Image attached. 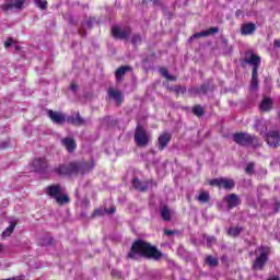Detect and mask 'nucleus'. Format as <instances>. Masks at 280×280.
Wrapping results in <instances>:
<instances>
[{
  "label": "nucleus",
  "instance_id": "nucleus-16",
  "mask_svg": "<svg viewBox=\"0 0 280 280\" xmlns=\"http://www.w3.org/2000/svg\"><path fill=\"white\" fill-rule=\"evenodd\" d=\"M61 143H62L63 147H66L68 152H73V150H75V148H77L75 140H73L71 138L62 139Z\"/></svg>",
  "mask_w": 280,
  "mask_h": 280
},
{
  "label": "nucleus",
  "instance_id": "nucleus-14",
  "mask_svg": "<svg viewBox=\"0 0 280 280\" xmlns=\"http://www.w3.org/2000/svg\"><path fill=\"white\" fill-rule=\"evenodd\" d=\"M62 186L60 185H50L46 188L47 196H50L51 198H55L62 194Z\"/></svg>",
  "mask_w": 280,
  "mask_h": 280
},
{
  "label": "nucleus",
  "instance_id": "nucleus-23",
  "mask_svg": "<svg viewBox=\"0 0 280 280\" xmlns=\"http://www.w3.org/2000/svg\"><path fill=\"white\" fill-rule=\"evenodd\" d=\"M161 215L162 219L165 220V222H170V220L172 219V212L170 211V208L163 207L161 209Z\"/></svg>",
  "mask_w": 280,
  "mask_h": 280
},
{
  "label": "nucleus",
  "instance_id": "nucleus-3",
  "mask_svg": "<svg viewBox=\"0 0 280 280\" xmlns=\"http://www.w3.org/2000/svg\"><path fill=\"white\" fill-rule=\"evenodd\" d=\"M245 62L246 65H252L253 67L249 90L257 91V89H259L258 71H259V65H261V58L255 54H252L249 57L245 58Z\"/></svg>",
  "mask_w": 280,
  "mask_h": 280
},
{
  "label": "nucleus",
  "instance_id": "nucleus-38",
  "mask_svg": "<svg viewBox=\"0 0 280 280\" xmlns=\"http://www.w3.org/2000/svg\"><path fill=\"white\" fill-rule=\"evenodd\" d=\"M131 42L133 45H139V43H141V35H133Z\"/></svg>",
  "mask_w": 280,
  "mask_h": 280
},
{
  "label": "nucleus",
  "instance_id": "nucleus-34",
  "mask_svg": "<svg viewBox=\"0 0 280 280\" xmlns=\"http://www.w3.org/2000/svg\"><path fill=\"white\" fill-rule=\"evenodd\" d=\"M72 124H74L75 126H82V124H84V120H82V117H80V115H78L75 118H73Z\"/></svg>",
  "mask_w": 280,
  "mask_h": 280
},
{
  "label": "nucleus",
  "instance_id": "nucleus-44",
  "mask_svg": "<svg viewBox=\"0 0 280 280\" xmlns=\"http://www.w3.org/2000/svg\"><path fill=\"white\" fill-rule=\"evenodd\" d=\"M176 91L177 93H185V88H177Z\"/></svg>",
  "mask_w": 280,
  "mask_h": 280
},
{
  "label": "nucleus",
  "instance_id": "nucleus-27",
  "mask_svg": "<svg viewBox=\"0 0 280 280\" xmlns=\"http://www.w3.org/2000/svg\"><path fill=\"white\" fill-rule=\"evenodd\" d=\"M160 72L163 75V78H165L170 82L176 81V77L171 75L170 72H167V69L162 68V69H160Z\"/></svg>",
  "mask_w": 280,
  "mask_h": 280
},
{
  "label": "nucleus",
  "instance_id": "nucleus-25",
  "mask_svg": "<svg viewBox=\"0 0 280 280\" xmlns=\"http://www.w3.org/2000/svg\"><path fill=\"white\" fill-rule=\"evenodd\" d=\"M130 71V67L122 66L118 70H116V80H121L122 75H126V72Z\"/></svg>",
  "mask_w": 280,
  "mask_h": 280
},
{
  "label": "nucleus",
  "instance_id": "nucleus-33",
  "mask_svg": "<svg viewBox=\"0 0 280 280\" xmlns=\"http://www.w3.org/2000/svg\"><path fill=\"white\" fill-rule=\"evenodd\" d=\"M9 147H10V139L0 141V150H8Z\"/></svg>",
  "mask_w": 280,
  "mask_h": 280
},
{
  "label": "nucleus",
  "instance_id": "nucleus-39",
  "mask_svg": "<svg viewBox=\"0 0 280 280\" xmlns=\"http://www.w3.org/2000/svg\"><path fill=\"white\" fill-rule=\"evenodd\" d=\"M207 242H208V246H213V244H215V237L210 236L207 238Z\"/></svg>",
  "mask_w": 280,
  "mask_h": 280
},
{
  "label": "nucleus",
  "instance_id": "nucleus-12",
  "mask_svg": "<svg viewBox=\"0 0 280 280\" xmlns=\"http://www.w3.org/2000/svg\"><path fill=\"white\" fill-rule=\"evenodd\" d=\"M130 27L121 28L119 26H114L112 28L114 38H128V36H130Z\"/></svg>",
  "mask_w": 280,
  "mask_h": 280
},
{
  "label": "nucleus",
  "instance_id": "nucleus-21",
  "mask_svg": "<svg viewBox=\"0 0 280 280\" xmlns=\"http://www.w3.org/2000/svg\"><path fill=\"white\" fill-rule=\"evenodd\" d=\"M14 229H16V222H11L10 225L2 232V237H10V235L14 233Z\"/></svg>",
  "mask_w": 280,
  "mask_h": 280
},
{
  "label": "nucleus",
  "instance_id": "nucleus-43",
  "mask_svg": "<svg viewBox=\"0 0 280 280\" xmlns=\"http://www.w3.org/2000/svg\"><path fill=\"white\" fill-rule=\"evenodd\" d=\"M164 233L165 235H174V231L172 230H166Z\"/></svg>",
  "mask_w": 280,
  "mask_h": 280
},
{
  "label": "nucleus",
  "instance_id": "nucleus-5",
  "mask_svg": "<svg viewBox=\"0 0 280 280\" xmlns=\"http://www.w3.org/2000/svg\"><path fill=\"white\" fill-rule=\"evenodd\" d=\"M135 142L140 148H143L150 143V133L145 131L141 126H138L135 132Z\"/></svg>",
  "mask_w": 280,
  "mask_h": 280
},
{
  "label": "nucleus",
  "instance_id": "nucleus-8",
  "mask_svg": "<svg viewBox=\"0 0 280 280\" xmlns=\"http://www.w3.org/2000/svg\"><path fill=\"white\" fill-rule=\"evenodd\" d=\"M23 5H25V0H8L1 8L3 12H8L10 10H23Z\"/></svg>",
  "mask_w": 280,
  "mask_h": 280
},
{
  "label": "nucleus",
  "instance_id": "nucleus-22",
  "mask_svg": "<svg viewBox=\"0 0 280 280\" xmlns=\"http://www.w3.org/2000/svg\"><path fill=\"white\" fill-rule=\"evenodd\" d=\"M55 200L57 205H69L70 202L69 196L60 194L55 197Z\"/></svg>",
  "mask_w": 280,
  "mask_h": 280
},
{
  "label": "nucleus",
  "instance_id": "nucleus-31",
  "mask_svg": "<svg viewBox=\"0 0 280 280\" xmlns=\"http://www.w3.org/2000/svg\"><path fill=\"white\" fill-rule=\"evenodd\" d=\"M18 54V56H21V58H25V51H23V48L16 44H14V52Z\"/></svg>",
  "mask_w": 280,
  "mask_h": 280
},
{
  "label": "nucleus",
  "instance_id": "nucleus-11",
  "mask_svg": "<svg viewBox=\"0 0 280 280\" xmlns=\"http://www.w3.org/2000/svg\"><path fill=\"white\" fill-rule=\"evenodd\" d=\"M224 202H226L228 209H235V207H240V205H242V200L235 194H230L225 196Z\"/></svg>",
  "mask_w": 280,
  "mask_h": 280
},
{
  "label": "nucleus",
  "instance_id": "nucleus-50",
  "mask_svg": "<svg viewBox=\"0 0 280 280\" xmlns=\"http://www.w3.org/2000/svg\"><path fill=\"white\" fill-rule=\"evenodd\" d=\"M255 128H257V125H255Z\"/></svg>",
  "mask_w": 280,
  "mask_h": 280
},
{
  "label": "nucleus",
  "instance_id": "nucleus-48",
  "mask_svg": "<svg viewBox=\"0 0 280 280\" xmlns=\"http://www.w3.org/2000/svg\"><path fill=\"white\" fill-rule=\"evenodd\" d=\"M1 250H3V245L2 244H0V253H1Z\"/></svg>",
  "mask_w": 280,
  "mask_h": 280
},
{
  "label": "nucleus",
  "instance_id": "nucleus-42",
  "mask_svg": "<svg viewBox=\"0 0 280 280\" xmlns=\"http://www.w3.org/2000/svg\"><path fill=\"white\" fill-rule=\"evenodd\" d=\"M71 91H78V84L72 83L71 84Z\"/></svg>",
  "mask_w": 280,
  "mask_h": 280
},
{
  "label": "nucleus",
  "instance_id": "nucleus-35",
  "mask_svg": "<svg viewBox=\"0 0 280 280\" xmlns=\"http://www.w3.org/2000/svg\"><path fill=\"white\" fill-rule=\"evenodd\" d=\"M246 174H253L255 172V164L254 163H248L246 168H245Z\"/></svg>",
  "mask_w": 280,
  "mask_h": 280
},
{
  "label": "nucleus",
  "instance_id": "nucleus-1",
  "mask_svg": "<svg viewBox=\"0 0 280 280\" xmlns=\"http://www.w3.org/2000/svg\"><path fill=\"white\" fill-rule=\"evenodd\" d=\"M130 259H139V257H147L148 259H159L162 257L161 252L156 250L149 243L143 241H136L131 246V252L129 253Z\"/></svg>",
  "mask_w": 280,
  "mask_h": 280
},
{
  "label": "nucleus",
  "instance_id": "nucleus-29",
  "mask_svg": "<svg viewBox=\"0 0 280 280\" xmlns=\"http://www.w3.org/2000/svg\"><path fill=\"white\" fill-rule=\"evenodd\" d=\"M209 194L207 191H202L198 197L197 200H199V202H209Z\"/></svg>",
  "mask_w": 280,
  "mask_h": 280
},
{
  "label": "nucleus",
  "instance_id": "nucleus-32",
  "mask_svg": "<svg viewBox=\"0 0 280 280\" xmlns=\"http://www.w3.org/2000/svg\"><path fill=\"white\" fill-rule=\"evenodd\" d=\"M36 5L39 10H47V0H36Z\"/></svg>",
  "mask_w": 280,
  "mask_h": 280
},
{
  "label": "nucleus",
  "instance_id": "nucleus-37",
  "mask_svg": "<svg viewBox=\"0 0 280 280\" xmlns=\"http://www.w3.org/2000/svg\"><path fill=\"white\" fill-rule=\"evenodd\" d=\"M14 44V39L12 37H8L7 40L4 42V47L8 49L9 47H12Z\"/></svg>",
  "mask_w": 280,
  "mask_h": 280
},
{
  "label": "nucleus",
  "instance_id": "nucleus-26",
  "mask_svg": "<svg viewBox=\"0 0 280 280\" xmlns=\"http://www.w3.org/2000/svg\"><path fill=\"white\" fill-rule=\"evenodd\" d=\"M270 108H272V100L265 98L260 104V109L266 112L270 110Z\"/></svg>",
  "mask_w": 280,
  "mask_h": 280
},
{
  "label": "nucleus",
  "instance_id": "nucleus-15",
  "mask_svg": "<svg viewBox=\"0 0 280 280\" xmlns=\"http://www.w3.org/2000/svg\"><path fill=\"white\" fill-rule=\"evenodd\" d=\"M108 96L112 97L113 101L116 102V104H121L124 100V95L118 90H115L113 88L108 89Z\"/></svg>",
  "mask_w": 280,
  "mask_h": 280
},
{
  "label": "nucleus",
  "instance_id": "nucleus-24",
  "mask_svg": "<svg viewBox=\"0 0 280 280\" xmlns=\"http://www.w3.org/2000/svg\"><path fill=\"white\" fill-rule=\"evenodd\" d=\"M242 231H244L242 226H234L229 229L228 234L230 235V237H237V235H240Z\"/></svg>",
  "mask_w": 280,
  "mask_h": 280
},
{
  "label": "nucleus",
  "instance_id": "nucleus-36",
  "mask_svg": "<svg viewBox=\"0 0 280 280\" xmlns=\"http://www.w3.org/2000/svg\"><path fill=\"white\" fill-rule=\"evenodd\" d=\"M51 242H52L51 236L47 235L45 238H43L40 244H42V246H49V244H51Z\"/></svg>",
  "mask_w": 280,
  "mask_h": 280
},
{
  "label": "nucleus",
  "instance_id": "nucleus-20",
  "mask_svg": "<svg viewBox=\"0 0 280 280\" xmlns=\"http://www.w3.org/2000/svg\"><path fill=\"white\" fill-rule=\"evenodd\" d=\"M209 34H218V27H211L206 32L197 33L192 37H190V40L192 38H202V36H209Z\"/></svg>",
  "mask_w": 280,
  "mask_h": 280
},
{
  "label": "nucleus",
  "instance_id": "nucleus-28",
  "mask_svg": "<svg viewBox=\"0 0 280 280\" xmlns=\"http://www.w3.org/2000/svg\"><path fill=\"white\" fill-rule=\"evenodd\" d=\"M192 113H194V115H196L197 117H202V115H205V109L202 108V106L196 105V106L192 108Z\"/></svg>",
  "mask_w": 280,
  "mask_h": 280
},
{
  "label": "nucleus",
  "instance_id": "nucleus-13",
  "mask_svg": "<svg viewBox=\"0 0 280 280\" xmlns=\"http://www.w3.org/2000/svg\"><path fill=\"white\" fill-rule=\"evenodd\" d=\"M170 141H172V135L167 132L162 133L158 139L159 150H165Z\"/></svg>",
  "mask_w": 280,
  "mask_h": 280
},
{
  "label": "nucleus",
  "instance_id": "nucleus-41",
  "mask_svg": "<svg viewBox=\"0 0 280 280\" xmlns=\"http://www.w3.org/2000/svg\"><path fill=\"white\" fill-rule=\"evenodd\" d=\"M279 209H280V201H279V202H276L275 212H276V213H279Z\"/></svg>",
  "mask_w": 280,
  "mask_h": 280
},
{
  "label": "nucleus",
  "instance_id": "nucleus-49",
  "mask_svg": "<svg viewBox=\"0 0 280 280\" xmlns=\"http://www.w3.org/2000/svg\"><path fill=\"white\" fill-rule=\"evenodd\" d=\"M33 172H36V167L35 166H33Z\"/></svg>",
  "mask_w": 280,
  "mask_h": 280
},
{
  "label": "nucleus",
  "instance_id": "nucleus-4",
  "mask_svg": "<svg viewBox=\"0 0 280 280\" xmlns=\"http://www.w3.org/2000/svg\"><path fill=\"white\" fill-rule=\"evenodd\" d=\"M256 260L253 264L254 270H264V266L268 261V255H270V248L268 247H258L255 250Z\"/></svg>",
  "mask_w": 280,
  "mask_h": 280
},
{
  "label": "nucleus",
  "instance_id": "nucleus-9",
  "mask_svg": "<svg viewBox=\"0 0 280 280\" xmlns=\"http://www.w3.org/2000/svg\"><path fill=\"white\" fill-rule=\"evenodd\" d=\"M47 115L49 119L52 121V124H57L58 126H61L67 120V117L61 112H54L49 109L47 112Z\"/></svg>",
  "mask_w": 280,
  "mask_h": 280
},
{
  "label": "nucleus",
  "instance_id": "nucleus-45",
  "mask_svg": "<svg viewBox=\"0 0 280 280\" xmlns=\"http://www.w3.org/2000/svg\"><path fill=\"white\" fill-rule=\"evenodd\" d=\"M93 215H94V217H95V215H102V213H101L100 210H95L94 213H93Z\"/></svg>",
  "mask_w": 280,
  "mask_h": 280
},
{
  "label": "nucleus",
  "instance_id": "nucleus-19",
  "mask_svg": "<svg viewBox=\"0 0 280 280\" xmlns=\"http://www.w3.org/2000/svg\"><path fill=\"white\" fill-rule=\"evenodd\" d=\"M255 30H257V26H255V24H245L242 27V34L243 36H250V34L255 33Z\"/></svg>",
  "mask_w": 280,
  "mask_h": 280
},
{
  "label": "nucleus",
  "instance_id": "nucleus-7",
  "mask_svg": "<svg viewBox=\"0 0 280 280\" xmlns=\"http://www.w3.org/2000/svg\"><path fill=\"white\" fill-rule=\"evenodd\" d=\"M255 139H257L255 136H250L244 132L234 135V141L235 143H238V145H250Z\"/></svg>",
  "mask_w": 280,
  "mask_h": 280
},
{
  "label": "nucleus",
  "instance_id": "nucleus-6",
  "mask_svg": "<svg viewBox=\"0 0 280 280\" xmlns=\"http://www.w3.org/2000/svg\"><path fill=\"white\" fill-rule=\"evenodd\" d=\"M212 187H219L220 189H233L235 187V182L231 178H215L210 180Z\"/></svg>",
  "mask_w": 280,
  "mask_h": 280
},
{
  "label": "nucleus",
  "instance_id": "nucleus-10",
  "mask_svg": "<svg viewBox=\"0 0 280 280\" xmlns=\"http://www.w3.org/2000/svg\"><path fill=\"white\" fill-rule=\"evenodd\" d=\"M267 143L270 148H279L280 147L279 131H269L267 133Z\"/></svg>",
  "mask_w": 280,
  "mask_h": 280
},
{
  "label": "nucleus",
  "instance_id": "nucleus-2",
  "mask_svg": "<svg viewBox=\"0 0 280 280\" xmlns=\"http://www.w3.org/2000/svg\"><path fill=\"white\" fill-rule=\"evenodd\" d=\"M93 167H95V163L93 162H72L69 166L59 165L58 167H55L54 173L59 174L60 176L73 173L88 174Z\"/></svg>",
  "mask_w": 280,
  "mask_h": 280
},
{
  "label": "nucleus",
  "instance_id": "nucleus-18",
  "mask_svg": "<svg viewBox=\"0 0 280 280\" xmlns=\"http://www.w3.org/2000/svg\"><path fill=\"white\" fill-rule=\"evenodd\" d=\"M132 185L138 191H145L148 189V183L139 180V178H133Z\"/></svg>",
  "mask_w": 280,
  "mask_h": 280
},
{
  "label": "nucleus",
  "instance_id": "nucleus-30",
  "mask_svg": "<svg viewBox=\"0 0 280 280\" xmlns=\"http://www.w3.org/2000/svg\"><path fill=\"white\" fill-rule=\"evenodd\" d=\"M206 264H208V266L215 267V266H218V258H215L213 256H208L206 258Z\"/></svg>",
  "mask_w": 280,
  "mask_h": 280
},
{
  "label": "nucleus",
  "instance_id": "nucleus-46",
  "mask_svg": "<svg viewBox=\"0 0 280 280\" xmlns=\"http://www.w3.org/2000/svg\"><path fill=\"white\" fill-rule=\"evenodd\" d=\"M112 275H114V276H116V277H119V276H120L119 271H115V270L112 271Z\"/></svg>",
  "mask_w": 280,
  "mask_h": 280
},
{
  "label": "nucleus",
  "instance_id": "nucleus-17",
  "mask_svg": "<svg viewBox=\"0 0 280 280\" xmlns=\"http://www.w3.org/2000/svg\"><path fill=\"white\" fill-rule=\"evenodd\" d=\"M49 167H47V161L45 159L37 160V173L47 174Z\"/></svg>",
  "mask_w": 280,
  "mask_h": 280
},
{
  "label": "nucleus",
  "instance_id": "nucleus-47",
  "mask_svg": "<svg viewBox=\"0 0 280 280\" xmlns=\"http://www.w3.org/2000/svg\"><path fill=\"white\" fill-rule=\"evenodd\" d=\"M275 46H276V47H280V42H279V39H276V40H275Z\"/></svg>",
  "mask_w": 280,
  "mask_h": 280
},
{
  "label": "nucleus",
  "instance_id": "nucleus-40",
  "mask_svg": "<svg viewBox=\"0 0 280 280\" xmlns=\"http://www.w3.org/2000/svg\"><path fill=\"white\" fill-rule=\"evenodd\" d=\"M116 209L115 207H112L110 209H105V213L113 214L115 213Z\"/></svg>",
  "mask_w": 280,
  "mask_h": 280
}]
</instances>
